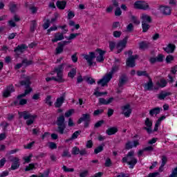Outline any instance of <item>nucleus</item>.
Segmentation results:
<instances>
[{"instance_id": "obj_37", "label": "nucleus", "mask_w": 177, "mask_h": 177, "mask_svg": "<svg viewBox=\"0 0 177 177\" xmlns=\"http://www.w3.org/2000/svg\"><path fill=\"white\" fill-rule=\"evenodd\" d=\"M75 75H77V69L73 68L68 72V77H69V78H74Z\"/></svg>"}, {"instance_id": "obj_3", "label": "nucleus", "mask_w": 177, "mask_h": 177, "mask_svg": "<svg viewBox=\"0 0 177 177\" xmlns=\"http://www.w3.org/2000/svg\"><path fill=\"white\" fill-rule=\"evenodd\" d=\"M21 78L24 80H21L19 83L21 86H25L26 88L24 93L27 95L28 93H31V92H32V88L30 87V85H31V76L22 75Z\"/></svg>"}, {"instance_id": "obj_55", "label": "nucleus", "mask_w": 177, "mask_h": 177, "mask_svg": "<svg viewBox=\"0 0 177 177\" xmlns=\"http://www.w3.org/2000/svg\"><path fill=\"white\" fill-rule=\"evenodd\" d=\"M118 27H121V24L118 21H115L113 23L112 25V30H117Z\"/></svg>"}, {"instance_id": "obj_50", "label": "nucleus", "mask_w": 177, "mask_h": 177, "mask_svg": "<svg viewBox=\"0 0 177 177\" xmlns=\"http://www.w3.org/2000/svg\"><path fill=\"white\" fill-rule=\"evenodd\" d=\"M133 145H132V142L128 141L125 145V149L126 150H131V149H133Z\"/></svg>"}, {"instance_id": "obj_44", "label": "nucleus", "mask_w": 177, "mask_h": 177, "mask_svg": "<svg viewBox=\"0 0 177 177\" xmlns=\"http://www.w3.org/2000/svg\"><path fill=\"white\" fill-rule=\"evenodd\" d=\"M104 110L103 109H97L95 111H94L93 115H94V117H97V115H100V114H102V113H104Z\"/></svg>"}, {"instance_id": "obj_31", "label": "nucleus", "mask_w": 177, "mask_h": 177, "mask_svg": "<svg viewBox=\"0 0 177 177\" xmlns=\"http://www.w3.org/2000/svg\"><path fill=\"white\" fill-rule=\"evenodd\" d=\"M161 111V108L160 107H155L149 111V115L151 117H153L154 115H157V114H160Z\"/></svg>"}, {"instance_id": "obj_62", "label": "nucleus", "mask_w": 177, "mask_h": 177, "mask_svg": "<svg viewBox=\"0 0 177 177\" xmlns=\"http://www.w3.org/2000/svg\"><path fill=\"white\" fill-rule=\"evenodd\" d=\"M49 148L51 149V150H55V149H57V145L56 143L50 142H49Z\"/></svg>"}, {"instance_id": "obj_25", "label": "nucleus", "mask_w": 177, "mask_h": 177, "mask_svg": "<svg viewBox=\"0 0 177 177\" xmlns=\"http://www.w3.org/2000/svg\"><path fill=\"white\" fill-rule=\"evenodd\" d=\"M62 39H64V36L63 35V33L57 32L55 35V38L52 39V42H57V41H62Z\"/></svg>"}, {"instance_id": "obj_34", "label": "nucleus", "mask_w": 177, "mask_h": 177, "mask_svg": "<svg viewBox=\"0 0 177 177\" xmlns=\"http://www.w3.org/2000/svg\"><path fill=\"white\" fill-rule=\"evenodd\" d=\"M168 82H167L165 79H160V82H158L156 83V85H158V86H159L160 88H165Z\"/></svg>"}, {"instance_id": "obj_16", "label": "nucleus", "mask_w": 177, "mask_h": 177, "mask_svg": "<svg viewBox=\"0 0 177 177\" xmlns=\"http://www.w3.org/2000/svg\"><path fill=\"white\" fill-rule=\"evenodd\" d=\"M64 100H66V95L64 93L61 97L57 99L56 102L54 104L55 107H56L57 109H60V106H63Z\"/></svg>"}, {"instance_id": "obj_27", "label": "nucleus", "mask_w": 177, "mask_h": 177, "mask_svg": "<svg viewBox=\"0 0 177 177\" xmlns=\"http://www.w3.org/2000/svg\"><path fill=\"white\" fill-rule=\"evenodd\" d=\"M171 95H172L171 93L166 92V91H161L158 94V98L159 99V100H164V99H165L167 97V96H171Z\"/></svg>"}, {"instance_id": "obj_8", "label": "nucleus", "mask_w": 177, "mask_h": 177, "mask_svg": "<svg viewBox=\"0 0 177 177\" xmlns=\"http://www.w3.org/2000/svg\"><path fill=\"white\" fill-rule=\"evenodd\" d=\"M129 37L126 36L122 40H120L117 44L116 48H118L117 53H121L125 48H127V43Z\"/></svg>"}, {"instance_id": "obj_2", "label": "nucleus", "mask_w": 177, "mask_h": 177, "mask_svg": "<svg viewBox=\"0 0 177 177\" xmlns=\"http://www.w3.org/2000/svg\"><path fill=\"white\" fill-rule=\"evenodd\" d=\"M133 156H135V151L131 150L127 153V156L122 159V162H127L129 165L130 169H133L136 164H138V159Z\"/></svg>"}, {"instance_id": "obj_26", "label": "nucleus", "mask_w": 177, "mask_h": 177, "mask_svg": "<svg viewBox=\"0 0 177 177\" xmlns=\"http://www.w3.org/2000/svg\"><path fill=\"white\" fill-rule=\"evenodd\" d=\"M24 104H27V100L26 99H20L19 100H15L13 103L11 104V106H24Z\"/></svg>"}, {"instance_id": "obj_36", "label": "nucleus", "mask_w": 177, "mask_h": 177, "mask_svg": "<svg viewBox=\"0 0 177 177\" xmlns=\"http://www.w3.org/2000/svg\"><path fill=\"white\" fill-rule=\"evenodd\" d=\"M137 75L138 77H147V78H150L149 73L146 71H137Z\"/></svg>"}, {"instance_id": "obj_63", "label": "nucleus", "mask_w": 177, "mask_h": 177, "mask_svg": "<svg viewBox=\"0 0 177 177\" xmlns=\"http://www.w3.org/2000/svg\"><path fill=\"white\" fill-rule=\"evenodd\" d=\"M174 60V56L169 55L166 57V62L169 64Z\"/></svg>"}, {"instance_id": "obj_19", "label": "nucleus", "mask_w": 177, "mask_h": 177, "mask_svg": "<svg viewBox=\"0 0 177 177\" xmlns=\"http://www.w3.org/2000/svg\"><path fill=\"white\" fill-rule=\"evenodd\" d=\"M145 91H153L154 89V83L151 77L149 78V81L144 84Z\"/></svg>"}, {"instance_id": "obj_29", "label": "nucleus", "mask_w": 177, "mask_h": 177, "mask_svg": "<svg viewBox=\"0 0 177 177\" xmlns=\"http://www.w3.org/2000/svg\"><path fill=\"white\" fill-rule=\"evenodd\" d=\"M136 62L135 59H133V57H129L126 62V64L127 67H131L133 68L136 66Z\"/></svg>"}, {"instance_id": "obj_12", "label": "nucleus", "mask_w": 177, "mask_h": 177, "mask_svg": "<svg viewBox=\"0 0 177 177\" xmlns=\"http://www.w3.org/2000/svg\"><path fill=\"white\" fill-rule=\"evenodd\" d=\"M15 86H13V84H10V86H8L4 91L3 92V97H9L10 96L11 93L12 92H15Z\"/></svg>"}, {"instance_id": "obj_54", "label": "nucleus", "mask_w": 177, "mask_h": 177, "mask_svg": "<svg viewBox=\"0 0 177 177\" xmlns=\"http://www.w3.org/2000/svg\"><path fill=\"white\" fill-rule=\"evenodd\" d=\"M50 26V20L47 19L43 25L44 30H48V28H49Z\"/></svg>"}, {"instance_id": "obj_39", "label": "nucleus", "mask_w": 177, "mask_h": 177, "mask_svg": "<svg viewBox=\"0 0 177 177\" xmlns=\"http://www.w3.org/2000/svg\"><path fill=\"white\" fill-rule=\"evenodd\" d=\"M142 32H147L150 28V25L146 23H142Z\"/></svg>"}, {"instance_id": "obj_60", "label": "nucleus", "mask_w": 177, "mask_h": 177, "mask_svg": "<svg viewBox=\"0 0 177 177\" xmlns=\"http://www.w3.org/2000/svg\"><path fill=\"white\" fill-rule=\"evenodd\" d=\"M72 154L74 156H77V154H80V148L75 147L73 148Z\"/></svg>"}, {"instance_id": "obj_38", "label": "nucleus", "mask_w": 177, "mask_h": 177, "mask_svg": "<svg viewBox=\"0 0 177 177\" xmlns=\"http://www.w3.org/2000/svg\"><path fill=\"white\" fill-rule=\"evenodd\" d=\"M37 21L32 20L30 24V32H34L35 31V28H37Z\"/></svg>"}, {"instance_id": "obj_47", "label": "nucleus", "mask_w": 177, "mask_h": 177, "mask_svg": "<svg viewBox=\"0 0 177 177\" xmlns=\"http://www.w3.org/2000/svg\"><path fill=\"white\" fill-rule=\"evenodd\" d=\"M34 168H35V165H34V163H30L28 165V166H26V167L25 168V171L27 172L28 171L34 169Z\"/></svg>"}, {"instance_id": "obj_28", "label": "nucleus", "mask_w": 177, "mask_h": 177, "mask_svg": "<svg viewBox=\"0 0 177 177\" xmlns=\"http://www.w3.org/2000/svg\"><path fill=\"white\" fill-rule=\"evenodd\" d=\"M80 135H81V131H76L72 134L70 138L66 140V142L68 143V142H71V140H75V139L78 138Z\"/></svg>"}, {"instance_id": "obj_17", "label": "nucleus", "mask_w": 177, "mask_h": 177, "mask_svg": "<svg viewBox=\"0 0 177 177\" xmlns=\"http://www.w3.org/2000/svg\"><path fill=\"white\" fill-rule=\"evenodd\" d=\"M27 48H28V46H27L26 44L18 45L15 48L14 52L19 56V55H21V53H23V52H24Z\"/></svg>"}, {"instance_id": "obj_5", "label": "nucleus", "mask_w": 177, "mask_h": 177, "mask_svg": "<svg viewBox=\"0 0 177 177\" xmlns=\"http://www.w3.org/2000/svg\"><path fill=\"white\" fill-rule=\"evenodd\" d=\"M66 118H64V115H61L59 117L57 118V132L60 133V135H63L64 133V131L66 129Z\"/></svg>"}, {"instance_id": "obj_9", "label": "nucleus", "mask_w": 177, "mask_h": 177, "mask_svg": "<svg viewBox=\"0 0 177 177\" xmlns=\"http://www.w3.org/2000/svg\"><path fill=\"white\" fill-rule=\"evenodd\" d=\"M106 53L105 50H103L100 48H97L95 50V57H96V61L98 63H103L104 62V55Z\"/></svg>"}, {"instance_id": "obj_48", "label": "nucleus", "mask_w": 177, "mask_h": 177, "mask_svg": "<svg viewBox=\"0 0 177 177\" xmlns=\"http://www.w3.org/2000/svg\"><path fill=\"white\" fill-rule=\"evenodd\" d=\"M22 64L27 67V66H31V64H32V61H28L27 59H25L22 60Z\"/></svg>"}, {"instance_id": "obj_40", "label": "nucleus", "mask_w": 177, "mask_h": 177, "mask_svg": "<svg viewBox=\"0 0 177 177\" xmlns=\"http://www.w3.org/2000/svg\"><path fill=\"white\" fill-rule=\"evenodd\" d=\"M64 49V47L61 46L60 44H58V46L55 48V55H60L63 52Z\"/></svg>"}, {"instance_id": "obj_21", "label": "nucleus", "mask_w": 177, "mask_h": 177, "mask_svg": "<svg viewBox=\"0 0 177 177\" xmlns=\"http://www.w3.org/2000/svg\"><path fill=\"white\" fill-rule=\"evenodd\" d=\"M86 121H91V114L84 113L82 117L77 120V124H81L82 122H85Z\"/></svg>"}, {"instance_id": "obj_43", "label": "nucleus", "mask_w": 177, "mask_h": 177, "mask_svg": "<svg viewBox=\"0 0 177 177\" xmlns=\"http://www.w3.org/2000/svg\"><path fill=\"white\" fill-rule=\"evenodd\" d=\"M79 35H81V33H71L69 37L67 38L69 41H71V39H75L77 37H79Z\"/></svg>"}, {"instance_id": "obj_45", "label": "nucleus", "mask_w": 177, "mask_h": 177, "mask_svg": "<svg viewBox=\"0 0 177 177\" xmlns=\"http://www.w3.org/2000/svg\"><path fill=\"white\" fill-rule=\"evenodd\" d=\"M168 162V158L166 156H161V165H165Z\"/></svg>"}, {"instance_id": "obj_53", "label": "nucleus", "mask_w": 177, "mask_h": 177, "mask_svg": "<svg viewBox=\"0 0 177 177\" xmlns=\"http://www.w3.org/2000/svg\"><path fill=\"white\" fill-rule=\"evenodd\" d=\"M122 34V32L118 31V30H115L113 31V35L115 38H120Z\"/></svg>"}, {"instance_id": "obj_58", "label": "nucleus", "mask_w": 177, "mask_h": 177, "mask_svg": "<svg viewBox=\"0 0 177 177\" xmlns=\"http://www.w3.org/2000/svg\"><path fill=\"white\" fill-rule=\"evenodd\" d=\"M104 165L105 167H111V165H113V162H111V159H110V158H106Z\"/></svg>"}, {"instance_id": "obj_57", "label": "nucleus", "mask_w": 177, "mask_h": 177, "mask_svg": "<svg viewBox=\"0 0 177 177\" xmlns=\"http://www.w3.org/2000/svg\"><path fill=\"white\" fill-rule=\"evenodd\" d=\"M169 177H177V167L172 169L171 174L169 176Z\"/></svg>"}, {"instance_id": "obj_56", "label": "nucleus", "mask_w": 177, "mask_h": 177, "mask_svg": "<svg viewBox=\"0 0 177 177\" xmlns=\"http://www.w3.org/2000/svg\"><path fill=\"white\" fill-rule=\"evenodd\" d=\"M131 21H133L134 24H140V21H139L138 19L133 15H131Z\"/></svg>"}, {"instance_id": "obj_13", "label": "nucleus", "mask_w": 177, "mask_h": 177, "mask_svg": "<svg viewBox=\"0 0 177 177\" xmlns=\"http://www.w3.org/2000/svg\"><path fill=\"white\" fill-rule=\"evenodd\" d=\"M165 58V56L162 54H158L156 57H151L149 59L150 63L151 64H154V63H162L164 62V59Z\"/></svg>"}, {"instance_id": "obj_14", "label": "nucleus", "mask_w": 177, "mask_h": 177, "mask_svg": "<svg viewBox=\"0 0 177 177\" xmlns=\"http://www.w3.org/2000/svg\"><path fill=\"white\" fill-rule=\"evenodd\" d=\"M145 125L147 127H144L143 129L147 131V133L150 134L153 132V130L151 129V127H153V122L150 120V118H147L145 120Z\"/></svg>"}, {"instance_id": "obj_7", "label": "nucleus", "mask_w": 177, "mask_h": 177, "mask_svg": "<svg viewBox=\"0 0 177 177\" xmlns=\"http://www.w3.org/2000/svg\"><path fill=\"white\" fill-rule=\"evenodd\" d=\"M136 9H139L140 10H150V6L146 1H138L134 3Z\"/></svg>"}, {"instance_id": "obj_30", "label": "nucleus", "mask_w": 177, "mask_h": 177, "mask_svg": "<svg viewBox=\"0 0 177 177\" xmlns=\"http://www.w3.org/2000/svg\"><path fill=\"white\" fill-rule=\"evenodd\" d=\"M113 100H114V97H110L108 100L104 98H99V103L100 104L107 105L110 104V103H111Z\"/></svg>"}, {"instance_id": "obj_24", "label": "nucleus", "mask_w": 177, "mask_h": 177, "mask_svg": "<svg viewBox=\"0 0 177 177\" xmlns=\"http://www.w3.org/2000/svg\"><path fill=\"white\" fill-rule=\"evenodd\" d=\"M151 45V44L149 41H141L139 43V48L140 49L145 50L146 49H149Z\"/></svg>"}, {"instance_id": "obj_42", "label": "nucleus", "mask_w": 177, "mask_h": 177, "mask_svg": "<svg viewBox=\"0 0 177 177\" xmlns=\"http://www.w3.org/2000/svg\"><path fill=\"white\" fill-rule=\"evenodd\" d=\"M52 99V96L50 95H48L46 99H45V103L46 104H48V106H51L52 104H53V102L52 101H50V100Z\"/></svg>"}, {"instance_id": "obj_46", "label": "nucleus", "mask_w": 177, "mask_h": 177, "mask_svg": "<svg viewBox=\"0 0 177 177\" xmlns=\"http://www.w3.org/2000/svg\"><path fill=\"white\" fill-rule=\"evenodd\" d=\"M86 82L87 84H89L90 85H93V84H96V81L95 80V79L92 77H87L86 79Z\"/></svg>"}, {"instance_id": "obj_33", "label": "nucleus", "mask_w": 177, "mask_h": 177, "mask_svg": "<svg viewBox=\"0 0 177 177\" xmlns=\"http://www.w3.org/2000/svg\"><path fill=\"white\" fill-rule=\"evenodd\" d=\"M57 5V8H58V9H61L62 10H64L66 8V5H67V2L62 1H57L56 3Z\"/></svg>"}, {"instance_id": "obj_4", "label": "nucleus", "mask_w": 177, "mask_h": 177, "mask_svg": "<svg viewBox=\"0 0 177 177\" xmlns=\"http://www.w3.org/2000/svg\"><path fill=\"white\" fill-rule=\"evenodd\" d=\"M19 118H23L26 120V124L30 126L34 124V121H35V118H37V115H31L28 111H24L22 112H19Z\"/></svg>"}, {"instance_id": "obj_11", "label": "nucleus", "mask_w": 177, "mask_h": 177, "mask_svg": "<svg viewBox=\"0 0 177 177\" xmlns=\"http://www.w3.org/2000/svg\"><path fill=\"white\" fill-rule=\"evenodd\" d=\"M10 161L12 162V164L10 169L11 171L19 169V167H20V159H19V158H13L10 159Z\"/></svg>"}, {"instance_id": "obj_41", "label": "nucleus", "mask_w": 177, "mask_h": 177, "mask_svg": "<svg viewBox=\"0 0 177 177\" xmlns=\"http://www.w3.org/2000/svg\"><path fill=\"white\" fill-rule=\"evenodd\" d=\"M10 10L11 13H15L17 10V5L15 3L10 4Z\"/></svg>"}, {"instance_id": "obj_59", "label": "nucleus", "mask_w": 177, "mask_h": 177, "mask_svg": "<svg viewBox=\"0 0 177 177\" xmlns=\"http://www.w3.org/2000/svg\"><path fill=\"white\" fill-rule=\"evenodd\" d=\"M62 169L64 172H74V168H67V166L64 165Z\"/></svg>"}, {"instance_id": "obj_49", "label": "nucleus", "mask_w": 177, "mask_h": 177, "mask_svg": "<svg viewBox=\"0 0 177 177\" xmlns=\"http://www.w3.org/2000/svg\"><path fill=\"white\" fill-rule=\"evenodd\" d=\"M51 81H56V82H64V80L63 77H57V78L55 77H51Z\"/></svg>"}, {"instance_id": "obj_22", "label": "nucleus", "mask_w": 177, "mask_h": 177, "mask_svg": "<svg viewBox=\"0 0 177 177\" xmlns=\"http://www.w3.org/2000/svg\"><path fill=\"white\" fill-rule=\"evenodd\" d=\"M176 46L175 44H169L167 47L163 48V50L166 52V53H174L175 51Z\"/></svg>"}, {"instance_id": "obj_1", "label": "nucleus", "mask_w": 177, "mask_h": 177, "mask_svg": "<svg viewBox=\"0 0 177 177\" xmlns=\"http://www.w3.org/2000/svg\"><path fill=\"white\" fill-rule=\"evenodd\" d=\"M118 68V66L117 65L113 66L109 73H106L101 80L97 82V85H101L102 87L106 86V85L110 82L111 78H113V74H114V73H117Z\"/></svg>"}, {"instance_id": "obj_35", "label": "nucleus", "mask_w": 177, "mask_h": 177, "mask_svg": "<svg viewBox=\"0 0 177 177\" xmlns=\"http://www.w3.org/2000/svg\"><path fill=\"white\" fill-rule=\"evenodd\" d=\"M104 143H102L101 145L98 146L97 148L94 149L95 154H99V153H102L103 150H104Z\"/></svg>"}, {"instance_id": "obj_64", "label": "nucleus", "mask_w": 177, "mask_h": 177, "mask_svg": "<svg viewBox=\"0 0 177 177\" xmlns=\"http://www.w3.org/2000/svg\"><path fill=\"white\" fill-rule=\"evenodd\" d=\"M62 157H71V154H70V152L68 150H64L63 153H62Z\"/></svg>"}, {"instance_id": "obj_32", "label": "nucleus", "mask_w": 177, "mask_h": 177, "mask_svg": "<svg viewBox=\"0 0 177 177\" xmlns=\"http://www.w3.org/2000/svg\"><path fill=\"white\" fill-rule=\"evenodd\" d=\"M142 19V23H146V24H150L151 23V17L146 15V14H143L141 17Z\"/></svg>"}, {"instance_id": "obj_15", "label": "nucleus", "mask_w": 177, "mask_h": 177, "mask_svg": "<svg viewBox=\"0 0 177 177\" xmlns=\"http://www.w3.org/2000/svg\"><path fill=\"white\" fill-rule=\"evenodd\" d=\"M64 66L66 64H62L59 65L57 68H54V73H57V77H59L60 78H63V70H64Z\"/></svg>"}, {"instance_id": "obj_61", "label": "nucleus", "mask_w": 177, "mask_h": 177, "mask_svg": "<svg viewBox=\"0 0 177 177\" xmlns=\"http://www.w3.org/2000/svg\"><path fill=\"white\" fill-rule=\"evenodd\" d=\"M127 32H132V31H133V24H129L127 26Z\"/></svg>"}, {"instance_id": "obj_23", "label": "nucleus", "mask_w": 177, "mask_h": 177, "mask_svg": "<svg viewBox=\"0 0 177 177\" xmlns=\"http://www.w3.org/2000/svg\"><path fill=\"white\" fill-rule=\"evenodd\" d=\"M118 132V128L117 127H109L106 129V133L109 135V136H111V135H115Z\"/></svg>"}, {"instance_id": "obj_20", "label": "nucleus", "mask_w": 177, "mask_h": 177, "mask_svg": "<svg viewBox=\"0 0 177 177\" xmlns=\"http://www.w3.org/2000/svg\"><path fill=\"white\" fill-rule=\"evenodd\" d=\"M126 82H128V77H127V75L122 74L119 77L118 84L119 88H122V86L124 85Z\"/></svg>"}, {"instance_id": "obj_18", "label": "nucleus", "mask_w": 177, "mask_h": 177, "mask_svg": "<svg viewBox=\"0 0 177 177\" xmlns=\"http://www.w3.org/2000/svg\"><path fill=\"white\" fill-rule=\"evenodd\" d=\"M159 9L160 10V12L162 13L165 16H169L171 13V10L169 6H160L159 7Z\"/></svg>"}, {"instance_id": "obj_10", "label": "nucleus", "mask_w": 177, "mask_h": 177, "mask_svg": "<svg viewBox=\"0 0 177 177\" xmlns=\"http://www.w3.org/2000/svg\"><path fill=\"white\" fill-rule=\"evenodd\" d=\"M122 114L124 115V117H129L132 114V109H131V105L127 104L122 106Z\"/></svg>"}, {"instance_id": "obj_52", "label": "nucleus", "mask_w": 177, "mask_h": 177, "mask_svg": "<svg viewBox=\"0 0 177 177\" xmlns=\"http://www.w3.org/2000/svg\"><path fill=\"white\" fill-rule=\"evenodd\" d=\"M103 124H104V120H99L95 124L94 128H100V127H102Z\"/></svg>"}, {"instance_id": "obj_6", "label": "nucleus", "mask_w": 177, "mask_h": 177, "mask_svg": "<svg viewBox=\"0 0 177 177\" xmlns=\"http://www.w3.org/2000/svg\"><path fill=\"white\" fill-rule=\"evenodd\" d=\"M84 59L86 60L88 66L92 67V66H96V62H93V59H96V54L95 52H89L88 54L82 55Z\"/></svg>"}, {"instance_id": "obj_51", "label": "nucleus", "mask_w": 177, "mask_h": 177, "mask_svg": "<svg viewBox=\"0 0 177 177\" xmlns=\"http://www.w3.org/2000/svg\"><path fill=\"white\" fill-rule=\"evenodd\" d=\"M48 176H49V170L44 171V174L41 175V176H38L37 175L33 174L30 177H48Z\"/></svg>"}]
</instances>
